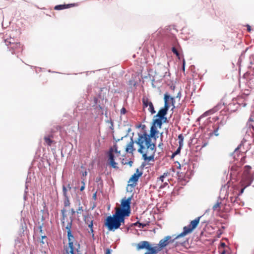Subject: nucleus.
<instances>
[{"label":"nucleus","instance_id":"1","mask_svg":"<svg viewBox=\"0 0 254 254\" xmlns=\"http://www.w3.org/2000/svg\"><path fill=\"white\" fill-rule=\"evenodd\" d=\"M131 197L124 198L121 200L120 206L115 208V212L113 216H108L105 225L109 231H115L122 225H124L126 217L130 214V203Z\"/></svg>","mask_w":254,"mask_h":254},{"label":"nucleus","instance_id":"2","mask_svg":"<svg viewBox=\"0 0 254 254\" xmlns=\"http://www.w3.org/2000/svg\"><path fill=\"white\" fill-rule=\"evenodd\" d=\"M158 132L156 127L154 125H152L150 128L149 135L146 132L139 134L137 139L135 141L136 144L139 146L138 152L142 155L144 160L148 162L154 160L156 147L155 144L151 142V138L156 139L155 135Z\"/></svg>","mask_w":254,"mask_h":254},{"label":"nucleus","instance_id":"3","mask_svg":"<svg viewBox=\"0 0 254 254\" xmlns=\"http://www.w3.org/2000/svg\"><path fill=\"white\" fill-rule=\"evenodd\" d=\"M66 210L64 208L61 210L62 214V224L63 227L67 230L68 245L64 247L66 254H80V245L74 239L71 234V229L73 219L72 216L68 217L65 214Z\"/></svg>","mask_w":254,"mask_h":254},{"label":"nucleus","instance_id":"4","mask_svg":"<svg viewBox=\"0 0 254 254\" xmlns=\"http://www.w3.org/2000/svg\"><path fill=\"white\" fill-rule=\"evenodd\" d=\"M108 163L110 166L114 169H119L118 163L115 161L121 156V150L118 149L117 144H115L110 148L108 152Z\"/></svg>","mask_w":254,"mask_h":254},{"label":"nucleus","instance_id":"5","mask_svg":"<svg viewBox=\"0 0 254 254\" xmlns=\"http://www.w3.org/2000/svg\"><path fill=\"white\" fill-rule=\"evenodd\" d=\"M201 217V216H199L196 218L194 220L191 221L188 226L184 227L183 229V232H182L180 234L176 236L175 239H178L181 237H183L188 234L191 233L192 230L196 227L199 223L200 219Z\"/></svg>","mask_w":254,"mask_h":254},{"label":"nucleus","instance_id":"6","mask_svg":"<svg viewBox=\"0 0 254 254\" xmlns=\"http://www.w3.org/2000/svg\"><path fill=\"white\" fill-rule=\"evenodd\" d=\"M175 237L174 239H172V237L170 236H167L164 237V239H161L158 245V246L154 247L155 250L158 253L160 252L164 247L167 246L169 243L174 242V240H176Z\"/></svg>","mask_w":254,"mask_h":254},{"label":"nucleus","instance_id":"7","mask_svg":"<svg viewBox=\"0 0 254 254\" xmlns=\"http://www.w3.org/2000/svg\"><path fill=\"white\" fill-rule=\"evenodd\" d=\"M8 49L12 54L17 55L18 57V54L21 53L23 50V46L20 42H16L15 44H12L11 47H9Z\"/></svg>","mask_w":254,"mask_h":254},{"label":"nucleus","instance_id":"8","mask_svg":"<svg viewBox=\"0 0 254 254\" xmlns=\"http://www.w3.org/2000/svg\"><path fill=\"white\" fill-rule=\"evenodd\" d=\"M142 175V172L141 171H139V169H137L136 170V172L134 173L129 179L128 183V185L132 187H135L137 182L138 180V179L140 177H141Z\"/></svg>","mask_w":254,"mask_h":254},{"label":"nucleus","instance_id":"9","mask_svg":"<svg viewBox=\"0 0 254 254\" xmlns=\"http://www.w3.org/2000/svg\"><path fill=\"white\" fill-rule=\"evenodd\" d=\"M143 108L144 109L145 108L148 107V110L151 114L155 113V111L154 108L152 103L146 97L142 98Z\"/></svg>","mask_w":254,"mask_h":254},{"label":"nucleus","instance_id":"10","mask_svg":"<svg viewBox=\"0 0 254 254\" xmlns=\"http://www.w3.org/2000/svg\"><path fill=\"white\" fill-rule=\"evenodd\" d=\"M164 106H167L168 108H170V106H172L173 108L175 107V99L173 97H171L168 93H166L164 94Z\"/></svg>","mask_w":254,"mask_h":254},{"label":"nucleus","instance_id":"11","mask_svg":"<svg viewBox=\"0 0 254 254\" xmlns=\"http://www.w3.org/2000/svg\"><path fill=\"white\" fill-rule=\"evenodd\" d=\"M251 169V167L250 166H246L245 167V170L244 171L243 175L242 178V180L241 181V183L242 186L244 185V181H247V178L249 175H251L253 178V180H254V175L253 174L250 173Z\"/></svg>","mask_w":254,"mask_h":254},{"label":"nucleus","instance_id":"12","mask_svg":"<svg viewBox=\"0 0 254 254\" xmlns=\"http://www.w3.org/2000/svg\"><path fill=\"white\" fill-rule=\"evenodd\" d=\"M84 220L85 223L88 225V227L90 228L91 233L93 235L92 217L89 214H87V215H84Z\"/></svg>","mask_w":254,"mask_h":254},{"label":"nucleus","instance_id":"13","mask_svg":"<svg viewBox=\"0 0 254 254\" xmlns=\"http://www.w3.org/2000/svg\"><path fill=\"white\" fill-rule=\"evenodd\" d=\"M153 247H151L150 246V245L149 243L147 241H141L139 242L138 244L136 245V249L137 250H142L143 249H146L147 250H149L150 248H152Z\"/></svg>","mask_w":254,"mask_h":254},{"label":"nucleus","instance_id":"14","mask_svg":"<svg viewBox=\"0 0 254 254\" xmlns=\"http://www.w3.org/2000/svg\"><path fill=\"white\" fill-rule=\"evenodd\" d=\"M168 110L169 108L167 107V106H164L163 108L161 109L158 111L157 114L155 117H158L161 119H165V120H166V118H165V116L166 115Z\"/></svg>","mask_w":254,"mask_h":254},{"label":"nucleus","instance_id":"15","mask_svg":"<svg viewBox=\"0 0 254 254\" xmlns=\"http://www.w3.org/2000/svg\"><path fill=\"white\" fill-rule=\"evenodd\" d=\"M244 184H245L244 185L242 186V184H241V186L243 187V188H242V189L241 190V191H240V194H242L243 193L244 191V190L248 186H249L250 185H251L252 182H253V178L252 177L251 175H249V176L247 177V181H244ZM240 184H241L240 183Z\"/></svg>","mask_w":254,"mask_h":254},{"label":"nucleus","instance_id":"16","mask_svg":"<svg viewBox=\"0 0 254 254\" xmlns=\"http://www.w3.org/2000/svg\"><path fill=\"white\" fill-rule=\"evenodd\" d=\"M77 6V4L76 3H70V4H60V5H57L55 6L54 9L55 10H62L66 8H69L72 7H74Z\"/></svg>","mask_w":254,"mask_h":254},{"label":"nucleus","instance_id":"17","mask_svg":"<svg viewBox=\"0 0 254 254\" xmlns=\"http://www.w3.org/2000/svg\"><path fill=\"white\" fill-rule=\"evenodd\" d=\"M133 144L134 141L132 138H131L130 141L127 144L126 147H125L126 151L127 153H132L135 150Z\"/></svg>","mask_w":254,"mask_h":254},{"label":"nucleus","instance_id":"18","mask_svg":"<svg viewBox=\"0 0 254 254\" xmlns=\"http://www.w3.org/2000/svg\"><path fill=\"white\" fill-rule=\"evenodd\" d=\"M71 189V187H70V185L68 184L66 187L65 186H63V195L64 197H68V195L67 194V190H70Z\"/></svg>","mask_w":254,"mask_h":254},{"label":"nucleus","instance_id":"19","mask_svg":"<svg viewBox=\"0 0 254 254\" xmlns=\"http://www.w3.org/2000/svg\"><path fill=\"white\" fill-rule=\"evenodd\" d=\"M162 120L163 119H161L159 118L158 119H154L153 120V125H154L155 127H156V126H157L159 127H161L162 124Z\"/></svg>","mask_w":254,"mask_h":254},{"label":"nucleus","instance_id":"20","mask_svg":"<svg viewBox=\"0 0 254 254\" xmlns=\"http://www.w3.org/2000/svg\"><path fill=\"white\" fill-rule=\"evenodd\" d=\"M5 45L8 47H11L12 44H15L16 42H14V40L12 38H10L9 39H6L5 40Z\"/></svg>","mask_w":254,"mask_h":254},{"label":"nucleus","instance_id":"21","mask_svg":"<svg viewBox=\"0 0 254 254\" xmlns=\"http://www.w3.org/2000/svg\"><path fill=\"white\" fill-rule=\"evenodd\" d=\"M213 133L215 136H218L219 133H218V130L219 129V125L216 124L213 126Z\"/></svg>","mask_w":254,"mask_h":254},{"label":"nucleus","instance_id":"22","mask_svg":"<svg viewBox=\"0 0 254 254\" xmlns=\"http://www.w3.org/2000/svg\"><path fill=\"white\" fill-rule=\"evenodd\" d=\"M44 140L45 143L49 146H51L52 143L53 142V140L49 137V136H45Z\"/></svg>","mask_w":254,"mask_h":254},{"label":"nucleus","instance_id":"23","mask_svg":"<svg viewBox=\"0 0 254 254\" xmlns=\"http://www.w3.org/2000/svg\"><path fill=\"white\" fill-rule=\"evenodd\" d=\"M179 139V144L180 146H183V141H184V136L182 134H180L178 136Z\"/></svg>","mask_w":254,"mask_h":254},{"label":"nucleus","instance_id":"24","mask_svg":"<svg viewBox=\"0 0 254 254\" xmlns=\"http://www.w3.org/2000/svg\"><path fill=\"white\" fill-rule=\"evenodd\" d=\"M70 203L68 197H64V207H69L70 206Z\"/></svg>","mask_w":254,"mask_h":254},{"label":"nucleus","instance_id":"25","mask_svg":"<svg viewBox=\"0 0 254 254\" xmlns=\"http://www.w3.org/2000/svg\"><path fill=\"white\" fill-rule=\"evenodd\" d=\"M148 251L149 252L145 253L144 254H156L158 253L157 251L155 250V248L154 247L150 248L149 250H148Z\"/></svg>","mask_w":254,"mask_h":254},{"label":"nucleus","instance_id":"26","mask_svg":"<svg viewBox=\"0 0 254 254\" xmlns=\"http://www.w3.org/2000/svg\"><path fill=\"white\" fill-rule=\"evenodd\" d=\"M220 204H221V203H220V202H217L213 206V209L214 210L219 211L220 209Z\"/></svg>","mask_w":254,"mask_h":254},{"label":"nucleus","instance_id":"27","mask_svg":"<svg viewBox=\"0 0 254 254\" xmlns=\"http://www.w3.org/2000/svg\"><path fill=\"white\" fill-rule=\"evenodd\" d=\"M172 51L173 52V53L175 54L176 55V56L179 58V59H180V54L178 52V50H177V49L175 47H173L172 49Z\"/></svg>","mask_w":254,"mask_h":254},{"label":"nucleus","instance_id":"28","mask_svg":"<svg viewBox=\"0 0 254 254\" xmlns=\"http://www.w3.org/2000/svg\"><path fill=\"white\" fill-rule=\"evenodd\" d=\"M182 147V146H180L179 145V147L177 148V150L174 152L172 154V157H174L175 156H176V155H177L178 154H179L180 152V151H181V148Z\"/></svg>","mask_w":254,"mask_h":254},{"label":"nucleus","instance_id":"29","mask_svg":"<svg viewBox=\"0 0 254 254\" xmlns=\"http://www.w3.org/2000/svg\"><path fill=\"white\" fill-rule=\"evenodd\" d=\"M77 214H81L83 212V208L82 206H79L78 209L76 210Z\"/></svg>","mask_w":254,"mask_h":254},{"label":"nucleus","instance_id":"30","mask_svg":"<svg viewBox=\"0 0 254 254\" xmlns=\"http://www.w3.org/2000/svg\"><path fill=\"white\" fill-rule=\"evenodd\" d=\"M82 184H83V185L81 187V188L80 189V191L83 190L85 189L84 179H83V180L82 181Z\"/></svg>","mask_w":254,"mask_h":254},{"label":"nucleus","instance_id":"31","mask_svg":"<svg viewBox=\"0 0 254 254\" xmlns=\"http://www.w3.org/2000/svg\"><path fill=\"white\" fill-rule=\"evenodd\" d=\"M213 113V111L212 110H209L208 111H207L205 113H204L203 114V116H206L209 114H212Z\"/></svg>","mask_w":254,"mask_h":254},{"label":"nucleus","instance_id":"32","mask_svg":"<svg viewBox=\"0 0 254 254\" xmlns=\"http://www.w3.org/2000/svg\"><path fill=\"white\" fill-rule=\"evenodd\" d=\"M164 177L162 175L159 178L158 181H160L161 183L164 182Z\"/></svg>","mask_w":254,"mask_h":254},{"label":"nucleus","instance_id":"33","mask_svg":"<svg viewBox=\"0 0 254 254\" xmlns=\"http://www.w3.org/2000/svg\"><path fill=\"white\" fill-rule=\"evenodd\" d=\"M250 122H254V119L252 118V117H251L249 118V122L248 123V125H249V124H250Z\"/></svg>","mask_w":254,"mask_h":254},{"label":"nucleus","instance_id":"34","mask_svg":"<svg viewBox=\"0 0 254 254\" xmlns=\"http://www.w3.org/2000/svg\"><path fill=\"white\" fill-rule=\"evenodd\" d=\"M121 112L122 114H125L126 112V109L125 108H123L121 110Z\"/></svg>","mask_w":254,"mask_h":254},{"label":"nucleus","instance_id":"35","mask_svg":"<svg viewBox=\"0 0 254 254\" xmlns=\"http://www.w3.org/2000/svg\"><path fill=\"white\" fill-rule=\"evenodd\" d=\"M70 211H71V216L73 215L75 213V212H76L74 210V209H73V208H71V209Z\"/></svg>","mask_w":254,"mask_h":254},{"label":"nucleus","instance_id":"36","mask_svg":"<svg viewBox=\"0 0 254 254\" xmlns=\"http://www.w3.org/2000/svg\"><path fill=\"white\" fill-rule=\"evenodd\" d=\"M169 175V173L168 172H165V173H164V174H163L162 176L165 178V177H167Z\"/></svg>","mask_w":254,"mask_h":254},{"label":"nucleus","instance_id":"37","mask_svg":"<svg viewBox=\"0 0 254 254\" xmlns=\"http://www.w3.org/2000/svg\"><path fill=\"white\" fill-rule=\"evenodd\" d=\"M247 30L248 32H251V26L249 25H247Z\"/></svg>","mask_w":254,"mask_h":254},{"label":"nucleus","instance_id":"38","mask_svg":"<svg viewBox=\"0 0 254 254\" xmlns=\"http://www.w3.org/2000/svg\"><path fill=\"white\" fill-rule=\"evenodd\" d=\"M245 158H246V156H243L242 158H241V162H242V163H244V162H245Z\"/></svg>","mask_w":254,"mask_h":254},{"label":"nucleus","instance_id":"39","mask_svg":"<svg viewBox=\"0 0 254 254\" xmlns=\"http://www.w3.org/2000/svg\"><path fill=\"white\" fill-rule=\"evenodd\" d=\"M237 166H232V168H231V170H235V171H237Z\"/></svg>","mask_w":254,"mask_h":254},{"label":"nucleus","instance_id":"40","mask_svg":"<svg viewBox=\"0 0 254 254\" xmlns=\"http://www.w3.org/2000/svg\"><path fill=\"white\" fill-rule=\"evenodd\" d=\"M105 254H111V250L109 249H107Z\"/></svg>","mask_w":254,"mask_h":254},{"label":"nucleus","instance_id":"41","mask_svg":"<svg viewBox=\"0 0 254 254\" xmlns=\"http://www.w3.org/2000/svg\"><path fill=\"white\" fill-rule=\"evenodd\" d=\"M96 192L94 193L93 195V198L94 199V200H96L97 197H96Z\"/></svg>","mask_w":254,"mask_h":254},{"label":"nucleus","instance_id":"42","mask_svg":"<svg viewBox=\"0 0 254 254\" xmlns=\"http://www.w3.org/2000/svg\"><path fill=\"white\" fill-rule=\"evenodd\" d=\"M220 246L222 248H224L226 246L225 244L224 243H221Z\"/></svg>","mask_w":254,"mask_h":254},{"label":"nucleus","instance_id":"43","mask_svg":"<svg viewBox=\"0 0 254 254\" xmlns=\"http://www.w3.org/2000/svg\"><path fill=\"white\" fill-rule=\"evenodd\" d=\"M219 252H220V254H226V252L225 250H223L222 251H220V250Z\"/></svg>","mask_w":254,"mask_h":254},{"label":"nucleus","instance_id":"44","mask_svg":"<svg viewBox=\"0 0 254 254\" xmlns=\"http://www.w3.org/2000/svg\"><path fill=\"white\" fill-rule=\"evenodd\" d=\"M86 175H87V172L86 171H85V172L82 173V176L83 177H85V176H86Z\"/></svg>","mask_w":254,"mask_h":254},{"label":"nucleus","instance_id":"45","mask_svg":"<svg viewBox=\"0 0 254 254\" xmlns=\"http://www.w3.org/2000/svg\"><path fill=\"white\" fill-rule=\"evenodd\" d=\"M185 60H184V61H183V71H185Z\"/></svg>","mask_w":254,"mask_h":254},{"label":"nucleus","instance_id":"46","mask_svg":"<svg viewBox=\"0 0 254 254\" xmlns=\"http://www.w3.org/2000/svg\"><path fill=\"white\" fill-rule=\"evenodd\" d=\"M46 238V236H42V241H41V243H42L43 244H44V241H43V239H45Z\"/></svg>","mask_w":254,"mask_h":254},{"label":"nucleus","instance_id":"47","mask_svg":"<svg viewBox=\"0 0 254 254\" xmlns=\"http://www.w3.org/2000/svg\"><path fill=\"white\" fill-rule=\"evenodd\" d=\"M162 145H163V143H159V144L158 146H159V147H161V146H162Z\"/></svg>","mask_w":254,"mask_h":254},{"label":"nucleus","instance_id":"48","mask_svg":"<svg viewBox=\"0 0 254 254\" xmlns=\"http://www.w3.org/2000/svg\"><path fill=\"white\" fill-rule=\"evenodd\" d=\"M137 224H139L140 226L142 225V224H141V223H139V222H137V223H136L135 224V225H137Z\"/></svg>","mask_w":254,"mask_h":254},{"label":"nucleus","instance_id":"49","mask_svg":"<svg viewBox=\"0 0 254 254\" xmlns=\"http://www.w3.org/2000/svg\"><path fill=\"white\" fill-rule=\"evenodd\" d=\"M238 148H237L235 151V154L237 153L238 152Z\"/></svg>","mask_w":254,"mask_h":254},{"label":"nucleus","instance_id":"50","mask_svg":"<svg viewBox=\"0 0 254 254\" xmlns=\"http://www.w3.org/2000/svg\"><path fill=\"white\" fill-rule=\"evenodd\" d=\"M128 163H129V164L130 166H131V164H132V161H129Z\"/></svg>","mask_w":254,"mask_h":254},{"label":"nucleus","instance_id":"51","mask_svg":"<svg viewBox=\"0 0 254 254\" xmlns=\"http://www.w3.org/2000/svg\"><path fill=\"white\" fill-rule=\"evenodd\" d=\"M100 179H101V178H100V177H99V178H97L96 179L97 181H98L100 180Z\"/></svg>","mask_w":254,"mask_h":254},{"label":"nucleus","instance_id":"52","mask_svg":"<svg viewBox=\"0 0 254 254\" xmlns=\"http://www.w3.org/2000/svg\"><path fill=\"white\" fill-rule=\"evenodd\" d=\"M180 95H181V93H180V92H179L178 93L177 97H178Z\"/></svg>","mask_w":254,"mask_h":254},{"label":"nucleus","instance_id":"53","mask_svg":"<svg viewBox=\"0 0 254 254\" xmlns=\"http://www.w3.org/2000/svg\"><path fill=\"white\" fill-rule=\"evenodd\" d=\"M97 100V98H95V101L96 102Z\"/></svg>","mask_w":254,"mask_h":254},{"label":"nucleus","instance_id":"54","mask_svg":"<svg viewBox=\"0 0 254 254\" xmlns=\"http://www.w3.org/2000/svg\"><path fill=\"white\" fill-rule=\"evenodd\" d=\"M122 164H126V163H124L123 162H122Z\"/></svg>","mask_w":254,"mask_h":254}]
</instances>
